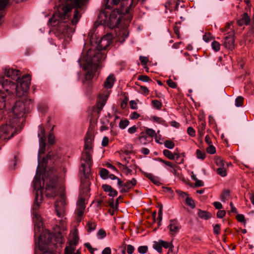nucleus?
I'll return each mask as SVG.
<instances>
[{"label": "nucleus", "instance_id": "1", "mask_svg": "<svg viewBox=\"0 0 254 254\" xmlns=\"http://www.w3.org/2000/svg\"><path fill=\"white\" fill-rule=\"evenodd\" d=\"M61 2L51 19V25L56 26V34L63 45L69 43L73 32L71 25H76L80 19L82 6L89 0H56Z\"/></svg>", "mask_w": 254, "mask_h": 254}, {"label": "nucleus", "instance_id": "2", "mask_svg": "<svg viewBox=\"0 0 254 254\" xmlns=\"http://www.w3.org/2000/svg\"><path fill=\"white\" fill-rule=\"evenodd\" d=\"M31 77L29 75L23 76L18 81L15 82L5 79L4 77H0V87L4 91H0L5 94V100L8 106L10 104L9 101L14 98V93L18 97L26 94L29 89Z\"/></svg>", "mask_w": 254, "mask_h": 254}, {"label": "nucleus", "instance_id": "3", "mask_svg": "<svg viewBox=\"0 0 254 254\" xmlns=\"http://www.w3.org/2000/svg\"><path fill=\"white\" fill-rule=\"evenodd\" d=\"M104 56L100 52L89 50L85 58L84 70L86 80H90L94 76Z\"/></svg>", "mask_w": 254, "mask_h": 254}, {"label": "nucleus", "instance_id": "4", "mask_svg": "<svg viewBox=\"0 0 254 254\" xmlns=\"http://www.w3.org/2000/svg\"><path fill=\"white\" fill-rule=\"evenodd\" d=\"M26 94L21 96L12 107L9 117L12 120V124H17L19 118L24 117L26 113L33 107V103L31 99L27 97Z\"/></svg>", "mask_w": 254, "mask_h": 254}, {"label": "nucleus", "instance_id": "5", "mask_svg": "<svg viewBox=\"0 0 254 254\" xmlns=\"http://www.w3.org/2000/svg\"><path fill=\"white\" fill-rule=\"evenodd\" d=\"M93 151H85L82 153L81 157V164L80 172L83 174L81 177V183H85L82 184L86 190H88L89 184L87 179L89 177L90 172V167L92 164V153Z\"/></svg>", "mask_w": 254, "mask_h": 254}, {"label": "nucleus", "instance_id": "6", "mask_svg": "<svg viewBox=\"0 0 254 254\" xmlns=\"http://www.w3.org/2000/svg\"><path fill=\"white\" fill-rule=\"evenodd\" d=\"M51 171L50 170L48 173V176L46 177V174L45 173L43 176V183L45 184L46 190L47 191L51 190V196H54L56 195V191L55 188L57 185V182L58 180L57 176L53 174V176H50ZM51 173L53 174V170H51Z\"/></svg>", "mask_w": 254, "mask_h": 254}, {"label": "nucleus", "instance_id": "7", "mask_svg": "<svg viewBox=\"0 0 254 254\" xmlns=\"http://www.w3.org/2000/svg\"><path fill=\"white\" fill-rule=\"evenodd\" d=\"M12 120L9 118V125L7 123L0 127V139H9L14 135L13 130L16 127L17 124H12Z\"/></svg>", "mask_w": 254, "mask_h": 254}, {"label": "nucleus", "instance_id": "8", "mask_svg": "<svg viewBox=\"0 0 254 254\" xmlns=\"http://www.w3.org/2000/svg\"><path fill=\"white\" fill-rule=\"evenodd\" d=\"M40 202L38 201V196L35 198L33 206V219L35 223V231L40 232L43 226V222L41 216L37 213V210L40 206Z\"/></svg>", "mask_w": 254, "mask_h": 254}, {"label": "nucleus", "instance_id": "9", "mask_svg": "<svg viewBox=\"0 0 254 254\" xmlns=\"http://www.w3.org/2000/svg\"><path fill=\"white\" fill-rule=\"evenodd\" d=\"M60 198V200L56 203L55 208L57 215L59 217L63 218L65 212V206L66 204V197L64 191L61 192Z\"/></svg>", "mask_w": 254, "mask_h": 254}, {"label": "nucleus", "instance_id": "10", "mask_svg": "<svg viewBox=\"0 0 254 254\" xmlns=\"http://www.w3.org/2000/svg\"><path fill=\"white\" fill-rule=\"evenodd\" d=\"M4 73L7 77L10 78L12 80L18 81V80L21 79L19 78L20 71L19 70L6 67L4 69Z\"/></svg>", "mask_w": 254, "mask_h": 254}, {"label": "nucleus", "instance_id": "11", "mask_svg": "<svg viewBox=\"0 0 254 254\" xmlns=\"http://www.w3.org/2000/svg\"><path fill=\"white\" fill-rule=\"evenodd\" d=\"M113 36L111 34H107L100 39L97 48L99 50H106L112 43Z\"/></svg>", "mask_w": 254, "mask_h": 254}, {"label": "nucleus", "instance_id": "12", "mask_svg": "<svg viewBox=\"0 0 254 254\" xmlns=\"http://www.w3.org/2000/svg\"><path fill=\"white\" fill-rule=\"evenodd\" d=\"M227 36L225 37L223 43L224 46L229 49L232 50L234 48V31L228 32Z\"/></svg>", "mask_w": 254, "mask_h": 254}, {"label": "nucleus", "instance_id": "13", "mask_svg": "<svg viewBox=\"0 0 254 254\" xmlns=\"http://www.w3.org/2000/svg\"><path fill=\"white\" fill-rule=\"evenodd\" d=\"M93 136L91 132H87L84 141V150L92 151Z\"/></svg>", "mask_w": 254, "mask_h": 254}, {"label": "nucleus", "instance_id": "14", "mask_svg": "<svg viewBox=\"0 0 254 254\" xmlns=\"http://www.w3.org/2000/svg\"><path fill=\"white\" fill-rule=\"evenodd\" d=\"M116 80V77L114 74H110L106 78L104 83V87L106 89H111L113 87Z\"/></svg>", "mask_w": 254, "mask_h": 254}, {"label": "nucleus", "instance_id": "15", "mask_svg": "<svg viewBox=\"0 0 254 254\" xmlns=\"http://www.w3.org/2000/svg\"><path fill=\"white\" fill-rule=\"evenodd\" d=\"M109 93L103 98V95L100 96L99 99L97 103V108L98 113H99L105 105L106 100L108 99Z\"/></svg>", "mask_w": 254, "mask_h": 254}, {"label": "nucleus", "instance_id": "16", "mask_svg": "<svg viewBox=\"0 0 254 254\" xmlns=\"http://www.w3.org/2000/svg\"><path fill=\"white\" fill-rule=\"evenodd\" d=\"M250 22V17L247 13H244L241 16L240 18L238 20V24L241 26L244 25H248Z\"/></svg>", "mask_w": 254, "mask_h": 254}, {"label": "nucleus", "instance_id": "17", "mask_svg": "<svg viewBox=\"0 0 254 254\" xmlns=\"http://www.w3.org/2000/svg\"><path fill=\"white\" fill-rule=\"evenodd\" d=\"M169 227L170 232L174 233L178 232L180 228L179 224L175 220H172L170 221Z\"/></svg>", "mask_w": 254, "mask_h": 254}, {"label": "nucleus", "instance_id": "18", "mask_svg": "<svg viewBox=\"0 0 254 254\" xmlns=\"http://www.w3.org/2000/svg\"><path fill=\"white\" fill-rule=\"evenodd\" d=\"M79 238L77 235V232L75 231L73 233L72 238L69 242V246L66 248H75V247L78 243Z\"/></svg>", "mask_w": 254, "mask_h": 254}, {"label": "nucleus", "instance_id": "19", "mask_svg": "<svg viewBox=\"0 0 254 254\" xmlns=\"http://www.w3.org/2000/svg\"><path fill=\"white\" fill-rule=\"evenodd\" d=\"M39 164L38 165L37 172L36 175L34 177V180H33V186L34 188V189H39V187H41V184H40V178H41V175L38 173V169H39Z\"/></svg>", "mask_w": 254, "mask_h": 254}, {"label": "nucleus", "instance_id": "20", "mask_svg": "<svg viewBox=\"0 0 254 254\" xmlns=\"http://www.w3.org/2000/svg\"><path fill=\"white\" fill-rule=\"evenodd\" d=\"M121 1L122 0H105V9H111L114 6L117 5L120 2H121Z\"/></svg>", "mask_w": 254, "mask_h": 254}, {"label": "nucleus", "instance_id": "21", "mask_svg": "<svg viewBox=\"0 0 254 254\" xmlns=\"http://www.w3.org/2000/svg\"><path fill=\"white\" fill-rule=\"evenodd\" d=\"M145 176L155 185L159 186L160 184H161L159 179L157 177L153 175L152 174L146 173L145 174Z\"/></svg>", "mask_w": 254, "mask_h": 254}, {"label": "nucleus", "instance_id": "22", "mask_svg": "<svg viewBox=\"0 0 254 254\" xmlns=\"http://www.w3.org/2000/svg\"><path fill=\"white\" fill-rule=\"evenodd\" d=\"M205 126L206 123L204 120H200L199 122L198 126V132L200 137H202L204 135Z\"/></svg>", "mask_w": 254, "mask_h": 254}, {"label": "nucleus", "instance_id": "23", "mask_svg": "<svg viewBox=\"0 0 254 254\" xmlns=\"http://www.w3.org/2000/svg\"><path fill=\"white\" fill-rule=\"evenodd\" d=\"M8 2L9 0H0V24H1V19L4 15V12L2 10L7 5Z\"/></svg>", "mask_w": 254, "mask_h": 254}, {"label": "nucleus", "instance_id": "24", "mask_svg": "<svg viewBox=\"0 0 254 254\" xmlns=\"http://www.w3.org/2000/svg\"><path fill=\"white\" fill-rule=\"evenodd\" d=\"M198 215L200 218L208 219L211 217V214L209 212L205 211H202L199 210L198 212Z\"/></svg>", "mask_w": 254, "mask_h": 254}, {"label": "nucleus", "instance_id": "25", "mask_svg": "<svg viewBox=\"0 0 254 254\" xmlns=\"http://www.w3.org/2000/svg\"><path fill=\"white\" fill-rule=\"evenodd\" d=\"M84 198L81 197H80L77 202V208L79 209L85 210V206L84 202Z\"/></svg>", "mask_w": 254, "mask_h": 254}, {"label": "nucleus", "instance_id": "26", "mask_svg": "<svg viewBox=\"0 0 254 254\" xmlns=\"http://www.w3.org/2000/svg\"><path fill=\"white\" fill-rule=\"evenodd\" d=\"M96 223L95 221H89L87 223V231L88 232H91L95 230L96 227Z\"/></svg>", "mask_w": 254, "mask_h": 254}, {"label": "nucleus", "instance_id": "27", "mask_svg": "<svg viewBox=\"0 0 254 254\" xmlns=\"http://www.w3.org/2000/svg\"><path fill=\"white\" fill-rule=\"evenodd\" d=\"M100 175L103 179H107L108 178L109 172L105 168H102L100 170Z\"/></svg>", "mask_w": 254, "mask_h": 254}, {"label": "nucleus", "instance_id": "28", "mask_svg": "<svg viewBox=\"0 0 254 254\" xmlns=\"http://www.w3.org/2000/svg\"><path fill=\"white\" fill-rule=\"evenodd\" d=\"M84 210L76 209V219L78 222H80L82 220V216L84 214Z\"/></svg>", "mask_w": 254, "mask_h": 254}, {"label": "nucleus", "instance_id": "29", "mask_svg": "<svg viewBox=\"0 0 254 254\" xmlns=\"http://www.w3.org/2000/svg\"><path fill=\"white\" fill-rule=\"evenodd\" d=\"M216 172L217 174L221 177H224L227 175L226 169L225 167H218V168H217L216 170Z\"/></svg>", "mask_w": 254, "mask_h": 254}, {"label": "nucleus", "instance_id": "30", "mask_svg": "<svg viewBox=\"0 0 254 254\" xmlns=\"http://www.w3.org/2000/svg\"><path fill=\"white\" fill-rule=\"evenodd\" d=\"M174 160H176L178 164H182L184 163V159L182 157L180 154L175 152L174 153Z\"/></svg>", "mask_w": 254, "mask_h": 254}, {"label": "nucleus", "instance_id": "31", "mask_svg": "<svg viewBox=\"0 0 254 254\" xmlns=\"http://www.w3.org/2000/svg\"><path fill=\"white\" fill-rule=\"evenodd\" d=\"M230 195V192L228 190H225L221 194V200L223 202H225L228 198Z\"/></svg>", "mask_w": 254, "mask_h": 254}, {"label": "nucleus", "instance_id": "32", "mask_svg": "<svg viewBox=\"0 0 254 254\" xmlns=\"http://www.w3.org/2000/svg\"><path fill=\"white\" fill-rule=\"evenodd\" d=\"M132 187L129 181H127L124 185V188L121 190L122 193L127 192Z\"/></svg>", "mask_w": 254, "mask_h": 254}, {"label": "nucleus", "instance_id": "33", "mask_svg": "<svg viewBox=\"0 0 254 254\" xmlns=\"http://www.w3.org/2000/svg\"><path fill=\"white\" fill-rule=\"evenodd\" d=\"M138 91L139 93L145 96L147 95L149 92V90L146 87L141 85L139 86V89Z\"/></svg>", "mask_w": 254, "mask_h": 254}, {"label": "nucleus", "instance_id": "34", "mask_svg": "<svg viewBox=\"0 0 254 254\" xmlns=\"http://www.w3.org/2000/svg\"><path fill=\"white\" fill-rule=\"evenodd\" d=\"M163 154L168 159L171 160H174V153H172L170 150L168 149H165L163 150Z\"/></svg>", "mask_w": 254, "mask_h": 254}, {"label": "nucleus", "instance_id": "35", "mask_svg": "<svg viewBox=\"0 0 254 254\" xmlns=\"http://www.w3.org/2000/svg\"><path fill=\"white\" fill-rule=\"evenodd\" d=\"M243 103L244 98L242 96H238L235 100V105L238 107L242 106Z\"/></svg>", "mask_w": 254, "mask_h": 254}, {"label": "nucleus", "instance_id": "36", "mask_svg": "<svg viewBox=\"0 0 254 254\" xmlns=\"http://www.w3.org/2000/svg\"><path fill=\"white\" fill-rule=\"evenodd\" d=\"M186 204L190 206L191 208H194L195 207V203L193 199L187 196L186 199Z\"/></svg>", "mask_w": 254, "mask_h": 254}, {"label": "nucleus", "instance_id": "37", "mask_svg": "<svg viewBox=\"0 0 254 254\" xmlns=\"http://www.w3.org/2000/svg\"><path fill=\"white\" fill-rule=\"evenodd\" d=\"M153 248L156 250L158 253H161L162 251V248L161 247V245L160 241L155 242L153 245Z\"/></svg>", "mask_w": 254, "mask_h": 254}, {"label": "nucleus", "instance_id": "38", "mask_svg": "<svg viewBox=\"0 0 254 254\" xmlns=\"http://www.w3.org/2000/svg\"><path fill=\"white\" fill-rule=\"evenodd\" d=\"M211 47L215 52H218L220 50V45L218 42L214 41L211 43Z\"/></svg>", "mask_w": 254, "mask_h": 254}, {"label": "nucleus", "instance_id": "39", "mask_svg": "<svg viewBox=\"0 0 254 254\" xmlns=\"http://www.w3.org/2000/svg\"><path fill=\"white\" fill-rule=\"evenodd\" d=\"M97 235L98 239H103L106 236V231L103 229H101L98 231Z\"/></svg>", "mask_w": 254, "mask_h": 254}, {"label": "nucleus", "instance_id": "40", "mask_svg": "<svg viewBox=\"0 0 254 254\" xmlns=\"http://www.w3.org/2000/svg\"><path fill=\"white\" fill-rule=\"evenodd\" d=\"M129 124V121L127 120H121L119 126L121 129H125Z\"/></svg>", "mask_w": 254, "mask_h": 254}, {"label": "nucleus", "instance_id": "41", "mask_svg": "<svg viewBox=\"0 0 254 254\" xmlns=\"http://www.w3.org/2000/svg\"><path fill=\"white\" fill-rule=\"evenodd\" d=\"M152 104L153 107L158 110L160 109L162 106V103L157 100H152Z\"/></svg>", "mask_w": 254, "mask_h": 254}, {"label": "nucleus", "instance_id": "42", "mask_svg": "<svg viewBox=\"0 0 254 254\" xmlns=\"http://www.w3.org/2000/svg\"><path fill=\"white\" fill-rule=\"evenodd\" d=\"M165 146L168 149H173L175 146V143L171 140H166L164 142Z\"/></svg>", "mask_w": 254, "mask_h": 254}, {"label": "nucleus", "instance_id": "43", "mask_svg": "<svg viewBox=\"0 0 254 254\" xmlns=\"http://www.w3.org/2000/svg\"><path fill=\"white\" fill-rule=\"evenodd\" d=\"M196 157L198 159L203 160L205 158V153L197 149L196 151Z\"/></svg>", "mask_w": 254, "mask_h": 254}, {"label": "nucleus", "instance_id": "44", "mask_svg": "<svg viewBox=\"0 0 254 254\" xmlns=\"http://www.w3.org/2000/svg\"><path fill=\"white\" fill-rule=\"evenodd\" d=\"M216 164L219 167H223L225 166V163L221 158H217L215 160Z\"/></svg>", "mask_w": 254, "mask_h": 254}, {"label": "nucleus", "instance_id": "45", "mask_svg": "<svg viewBox=\"0 0 254 254\" xmlns=\"http://www.w3.org/2000/svg\"><path fill=\"white\" fill-rule=\"evenodd\" d=\"M148 250V247L146 246H139L138 248V252L139 253L141 254H144L146 253Z\"/></svg>", "mask_w": 254, "mask_h": 254}, {"label": "nucleus", "instance_id": "46", "mask_svg": "<svg viewBox=\"0 0 254 254\" xmlns=\"http://www.w3.org/2000/svg\"><path fill=\"white\" fill-rule=\"evenodd\" d=\"M207 152L210 154H213L216 152L215 147L212 145H209V146L206 148Z\"/></svg>", "mask_w": 254, "mask_h": 254}, {"label": "nucleus", "instance_id": "47", "mask_svg": "<svg viewBox=\"0 0 254 254\" xmlns=\"http://www.w3.org/2000/svg\"><path fill=\"white\" fill-rule=\"evenodd\" d=\"M45 136V130L42 125L39 126L38 136Z\"/></svg>", "mask_w": 254, "mask_h": 254}, {"label": "nucleus", "instance_id": "48", "mask_svg": "<svg viewBox=\"0 0 254 254\" xmlns=\"http://www.w3.org/2000/svg\"><path fill=\"white\" fill-rule=\"evenodd\" d=\"M168 85L172 88H176L177 87L176 83L174 82L172 79H168L167 80Z\"/></svg>", "mask_w": 254, "mask_h": 254}, {"label": "nucleus", "instance_id": "49", "mask_svg": "<svg viewBox=\"0 0 254 254\" xmlns=\"http://www.w3.org/2000/svg\"><path fill=\"white\" fill-rule=\"evenodd\" d=\"M138 79L143 82H148L151 81V79L146 75H140L138 77Z\"/></svg>", "mask_w": 254, "mask_h": 254}, {"label": "nucleus", "instance_id": "50", "mask_svg": "<svg viewBox=\"0 0 254 254\" xmlns=\"http://www.w3.org/2000/svg\"><path fill=\"white\" fill-rule=\"evenodd\" d=\"M145 132L147 135L150 137H153L155 135V131L151 128H147Z\"/></svg>", "mask_w": 254, "mask_h": 254}, {"label": "nucleus", "instance_id": "51", "mask_svg": "<svg viewBox=\"0 0 254 254\" xmlns=\"http://www.w3.org/2000/svg\"><path fill=\"white\" fill-rule=\"evenodd\" d=\"M188 133L191 136H194L195 135V131L192 127H189L187 129Z\"/></svg>", "mask_w": 254, "mask_h": 254}, {"label": "nucleus", "instance_id": "52", "mask_svg": "<svg viewBox=\"0 0 254 254\" xmlns=\"http://www.w3.org/2000/svg\"><path fill=\"white\" fill-rule=\"evenodd\" d=\"M48 142L50 144H53L55 142V136L52 133H50L48 135Z\"/></svg>", "mask_w": 254, "mask_h": 254}, {"label": "nucleus", "instance_id": "53", "mask_svg": "<svg viewBox=\"0 0 254 254\" xmlns=\"http://www.w3.org/2000/svg\"><path fill=\"white\" fill-rule=\"evenodd\" d=\"M214 233L217 235L220 234V226L217 224L213 226Z\"/></svg>", "mask_w": 254, "mask_h": 254}, {"label": "nucleus", "instance_id": "54", "mask_svg": "<svg viewBox=\"0 0 254 254\" xmlns=\"http://www.w3.org/2000/svg\"><path fill=\"white\" fill-rule=\"evenodd\" d=\"M75 248H65L64 249V254H73Z\"/></svg>", "mask_w": 254, "mask_h": 254}, {"label": "nucleus", "instance_id": "55", "mask_svg": "<svg viewBox=\"0 0 254 254\" xmlns=\"http://www.w3.org/2000/svg\"><path fill=\"white\" fill-rule=\"evenodd\" d=\"M139 60L142 64L145 65L148 61V58L146 57L140 56Z\"/></svg>", "mask_w": 254, "mask_h": 254}, {"label": "nucleus", "instance_id": "56", "mask_svg": "<svg viewBox=\"0 0 254 254\" xmlns=\"http://www.w3.org/2000/svg\"><path fill=\"white\" fill-rule=\"evenodd\" d=\"M50 157V155H47L46 158H43V159L42 160V162L41 165L44 170H46V167L47 163V160Z\"/></svg>", "mask_w": 254, "mask_h": 254}, {"label": "nucleus", "instance_id": "57", "mask_svg": "<svg viewBox=\"0 0 254 254\" xmlns=\"http://www.w3.org/2000/svg\"><path fill=\"white\" fill-rule=\"evenodd\" d=\"M134 250L133 246L131 245H128L127 246V253L128 254H132Z\"/></svg>", "mask_w": 254, "mask_h": 254}, {"label": "nucleus", "instance_id": "58", "mask_svg": "<svg viewBox=\"0 0 254 254\" xmlns=\"http://www.w3.org/2000/svg\"><path fill=\"white\" fill-rule=\"evenodd\" d=\"M39 138V145H46L45 140L46 136H38Z\"/></svg>", "mask_w": 254, "mask_h": 254}, {"label": "nucleus", "instance_id": "59", "mask_svg": "<svg viewBox=\"0 0 254 254\" xmlns=\"http://www.w3.org/2000/svg\"><path fill=\"white\" fill-rule=\"evenodd\" d=\"M140 117V115L136 112H133L130 115V118L132 120L137 119Z\"/></svg>", "mask_w": 254, "mask_h": 254}, {"label": "nucleus", "instance_id": "60", "mask_svg": "<svg viewBox=\"0 0 254 254\" xmlns=\"http://www.w3.org/2000/svg\"><path fill=\"white\" fill-rule=\"evenodd\" d=\"M226 214V211L225 210H219L217 213V216L219 218H223Z\"/></svg>", "mask_w": 254, "mask_h": 254}, {"label": "nucleus", "instance_id": "61", "mask_svg": "<svg viewBox=\"0 0 254 254\" xmlns=\"http://www.w3.org/2000/svg\"><path fill=\"white\" fill-rule=\"evenodd\" d=\"M152 119L154 122L160 124H163V123L164 122V121L162 118L156 116L152 117Z\"/></svg>", "mask_w": 254, "mask_h": 254}, {"label": "nucleus", "instance_id": "62", "mask_svg": "<svg viewBox=\"0 0 254 254\" xmlns=\"http://www.w3.org/2000/svg\"><path fill=\"white\" fill-rule=\"evenodd\" d=\"M236 218L240 222H244L245 221V218L243 214H238L236 216Z\"/></svg>", "mask_w": 254, "mask_h": 254}, {"label": "nucleus", "instance_id": "63", "mask_svg": "<svg viewBox=\"0 0 254 254\" xmlns=\"http://www.w3.org/2000/svg\"><path fill=\"white\" fill-rule=\"evenodd\" d=\"M109 143V138L107 136H104L102 139V145L103 146H106L108 145Z\"/></svg>", "mask_w": 254, "mask_h": 254}, {"label": "nucleus", "instance_id": "64", "mask_svg": "<svg viewBox=\"0 0 254 254\" xmlns=\"http://www.w3.org/2000/svg\"><path fill=\"white\" fill-rule=\"evenodd\" d=\"M129 105L132 109H136L137 108V103L134 100H131L129 102Z\"/></svg>", "mask_w": 254, "mask_h": 254}]
</instances>
